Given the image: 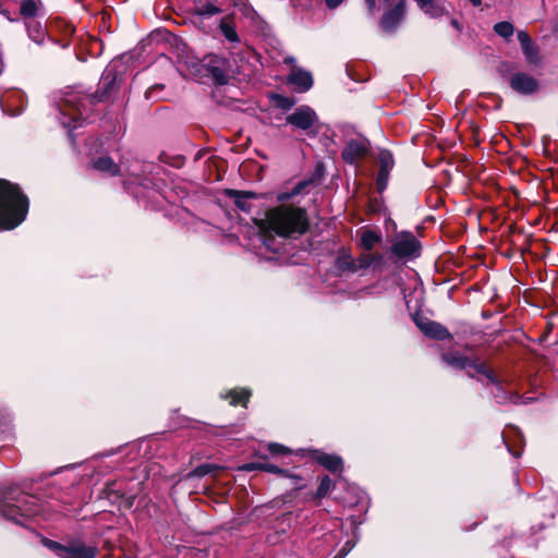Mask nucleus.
Segmentation results:
<instances>
[{
    "label": "nucleus",
    "mask_w": 558,
    "mask_h": 558,
    "mask_svg": "<svg viewBox=\"0 0 558 558\" xmlns=\"http://www.w3.org/2000/svg\"><path fill=\"white\" fill-rule=\"evenodd\" d=\"M255 225L265 236L277 235L295 239L310 228L307 213L294 205L280 204L265 211L263 218L255 219Z\"/></svg>",
    "instance_id": "f257e3e1"
},
{
    "label": "nucleus",
    "mask_w": 558,
    "mask_h": 558,
    "mask_svg": "<svg viewBox=\"0 0 558 558\" xmlns=\"http://www.w3.org/2000/svg\"><path fill=\"white\" fill-rule=\"evenodd\" d=\"M27 198L20 189L5 180H0V229H13L26 217Z\"/></svg>",
    "instance_id": "f03ea898"
},
{
    "label": "nucleus",
    "mask_w": 558,
    "mask_h": 558,
    "mask_svg": "<svg viewBox=\"0 0 558 558\" xmlns=\"http://www.w3.org/2000/svg\"><path fill=\"white\" fill-rule=\"evenodd\" d=\"M114 83V78L110 77L109 73L105 75L102 78V86L105 87V92L100 95L95 94L90 95L84 100H88L90 104H96L99 101L105 100L109 89L112 88ZM83 98H81L76 94H69L61 102L60 105V112H61V123L64 128L68 129H75L78 126V121L83 116Z\"/></svg>",
    "instance_id": "7ed1b4c3"
},
{
    "label": "nucleus",
    "mask_w": 558,
    "mask_h": 558,
    "mask_svg": "<svg viewBox=\"0 0 558 558\" xmlns=\"http://www.w3.org/2000/svg\"><path fill=\"white\" fill-rule=\"evenodd\" d=\"M391 242V252L399 258H412L420 254L421 244L411 232L403 231L397 233Z\"/></svg>",
    "instance_id": "20e7f679"
},
{
    "label": "nucleus",
    "mask_w": 558,
    "mask_h": 558,
    "mask_svg": "<svg viewBox=\"0 0 558 558\" xmlns=\"http://www.w3.org/2000/svg\"><path fill=\"white\" fill-rule=\"evenodd\" d=\"M442 361L456 369L472 368L475 373L485 375L492 383H497L493 372L487 369L484 364L474 363L470 359L457 352H448L442 354Z\"/></svg>",
    "instance_id": "39448f33"
},
{
    "label": "nucleus",
    "mask_w": 558,
    "mask_h": 558,
    "mask_svg": "<svg viewBox=\"0 0 558 558\" xmlns=\"http://www.w3.org/2000/svg\"><path fill=\"white\" fill-rule=\"evenodd\" d=\"M317 120L316 112L308 106H300L286 118L288 124L303 131L311 130Z\"/></svg>",
    "instance_id": "423d86ee"
},
{
    "label": "nucleus",
    "mask_w": 558,
    "mask_h": 558,
    "mask_svg": "<svg viewBox=\"0 0 558 558\" xmlns=\"http://www.w3.org/2000/svg\"><path fill=\"white\" fill-rule=\"evenodd\" d=\"M509 84L513 90L522 95L533 94L538 88L536 78L522 72L513 74Z\"/></svg>",
    "instance_id": "0eeeda50"
},
{
    "label": "nucleus",
    "mask_w": 558,
    "mask_h": 558,
    "mask_svg": "<svg viewBox=\"0 0 558 558\" xmlns=\"http://www.w3.org/2000/svg\"><path fill=\"white\" fill-rule=\"evenodd\" d=\"M414 322L420 330L428 337L439 340H445L450 337L449 331L442 325L436 322H432L427 318L418 316L414 317Z\"/></svg>",
    "instance_id": "6e6552de"
},
{
    "label": "nucleus",
    "mask_w": 558,
    "mask_h": 558,
    "mask_svg": "<svg viewBox=\"0 0 558 558\" xmlns=\"http://www.w3.org/2000/svg\"><path fill=\"white\" fill-rule=\"evenodd\" d=\"M96 553V547L87 546L81 542H75L65 546L61 554V558H94Z\"/></svg>",
    "instance_id": "1a4fd4ad"
},
{
    "label": "nucleus",
    "mask_w": 558,
    "mask_h": 558,
    "mask_svg": "<svg viewBox=\"0 0 558 558\" xmlns=\"http://www.w3.org/2000/svg\"><path fill=\"white\" fill-rule=\"evenodd\" d=\"M405 13V2L400 1L392 10L388 11L381 19L380 25L383 29L389 32L397 27L402 21Z\"/></svg>",
    "instance_id": "9d476101"
},
{
    "label": "nucleus",
    "mask_w": 558,
    "mask_h": 558,
    "mask_svg": "<svg viewBox=\"0 0 558 558\" xmlns=\"http://www.w3.org/2000/svg\"><path fill=\"white\" fill-rule=\"evenodd\" d=\"M367 151L366 144L361 141H351L347 144L342 151V158L349 163H354L364 157Z\"/></svg>",
    "instance_id": "9b49d317"
},
{
    "label": "nucleus",
    "mask_w": 558,
    "mask_h": 558,
    "mask_svg": "<svg viewBox=\"0 0 558 558\" xmlns=\"http://www.w3.org/2000/svg\"><path fill=\"white\" fill-rule=\"evenodd\" d=\"M1 511L5 518L19 524H23L24 519L32 514V510L29 508L10 502L4 504Z\"/></svg>",
    "instance_id": "f8f14e48"
},
{
    "label": "nucleus",
    "mask_w": 558,
    "mask_h": 558,
    "mask_svg": "<svg viewBox=\"0 0 558 558\" xmlns=\"http://www.w3.org/2000/svg\"><path fill=\"white\" fill-rule=\"evenodd\" d=\"M289 82L295 86L299 92H306L313 85V77L310 72L296 69L291 72Z\"/></svg>",
    "instance_id": "ddd939ff"
},
{
    "label": "nucleus",
    "mask_w": 558,
    "mask_h": 558,
    "mask_svg": "<svg viewBox=\"0 0 558 558\" xmlns=\"http://www.w3.org/2000/svg\"><path fill=\"white\" fill-rule=\"evenodd\" d=\"M518 40H519V43L521 45V48H522L523 53L526 57V59L529 61H535V59L537 57V49L533 45L529 34L526 32H524V31H520L518 33Z\"/></svg>",
    "instance_id": "4468645a"
},
{
    "label": "nucleus",
    "mask_w": 558,
    "mask_h": 558,
    "mask_svg": "<svg viewBox=\"0 0 558 558\" xmlns=\"http://www.w3.org/2000/svg\"><path fill=\"white\" fill-rule=\"evenodd\" d=\"M219 28L227 40L230 43H239L240 38L235 31L233 19L231 16H225L220 20Z\"/></svg>",
    "instance_id": "2eb2a0df"
},
{
    "label": "nucleus",
    "mask_w": 558,
    "mask_h": 558,
    "mask_svg": "<svg viewBox=\"0 0 558 558\" xmlns=\"http://www.w3.org/2000/svg\"><path fill=\"white\" fill-rule=\"evenodd\" d=\"M94 168L96 170L107 172L111 175H116L119 172V166L113 162L110 157H100L94 162Z\"/></svg>",
    "instance_id": "dca6fc26"
},
{
    "label": "nucleus",
    "mask_w": 558,
    "mask_h": 558,
    "mask_svg": "<svg viewBox=\"0 0 558 558\" xmlns=\"http://www.w3.org/2000/svg\"><path fill=\"white\" fill-rule=\"evenodd\" d=\"M381 262H383V255L379 253H375V254L362 253L357 257V268L359 269L368 268L373 265L381 264Z\"/></svg>",
    "instance_id": "f3484780"
},
{
    "label": "nucleus",
    "mask_w": 558,
    "mask_h": 558,
    "mask_svg": "<svg viewBox=\"0 0 558 558\" xmlns=\"http://www.w3.org/2000/svg\"><path fill=\"white\" fill-rule=\"evenodd\" d=\"M421 10L432 17L442 15L444 9L439 7L435 0H415Z\"/></svg>",
    "instance_id": "a211bd4d"
},
{
    "label": "nucleus",
    "mask_w": 558,
    "mask_h": 558,
    "mask_svg": "<svg viewBox=\"0 0 558 558\" xmlns=\"http://www.w3.org/2000/svg\"><path fill=\"white\" fill-rule=\"evenodd\" d=\"M381 241V235L373 230H365L361 235V245L364 250L371 251Z\"/></svg>",
    "instance_id": "6ab92c4d"
},
{
    "label": "nucleus",
    "mask_w": 558,
    "mask_h": 558,
    "mask_svg": "<svg viewBox=\"0 0 558 558\" xmlns=\"http://www.w3.org/2000/svg\"><path fill=\"white\" fill-rule=\"evenodd\" d=\"M20 13L24 17L35 16L38 12L40 0H19Z\"/></svg>",
    "instance_id": "aec40b11"
},
{
    "label": "nucleus",
    "mask_w": 558,
    "mask_h": 558,
    "mask_svg": "<svg viewBox=\"0 0 558 558\" xmlns=\"http://www.w3.org/2000/svg\"><path fill=\"white\" fill-rule=\"evenodd\" d=\"M230 195L234 197V203L238 208L241 210L247 211L250 210V206L247 205V199L255 196L252 192H239V191H231Z\"/></svg>",
    "instance_id": "412c9836"
},
{
    "label": "nucleus",
    "mask_w": 558,
    "mask_h": 558,
    "mask_svg": "<svg viewBox=\"0 0 558 558\" xmlns=\"http://www.w3.org/2000/svg\"><path fill=\"white\" fill-rule=\"evenodd\" d=\"M318 462L329 471L336 472L341 469L342 460L337 456L323 454L318 458Z\"/></svg>",
    "instance_id": "4be33fe9"
},
{
    "label": "nucleus",
    "mask_w": 558,
    "mask_h": 558,
    "mask_svg": "<svg viewBox=\"0 0 558 558\" xmlns=\"http://www.w3.org/2000/svg\"><path fill=\"white\" fill-rule=\"evenodd\" d=\"M250 396H251L250 391L245 390V389L231 390L229 392V397L231 398L230 403L232 405L242 404L245 407L250 399Z\"/></svg>",
    "instance_id": "5701e85b"
},
{
    "label": "nucleus",
    "mask_w": 558,
    "mask_h": 558,
    "mask_svg": "<svg viewBox=\"0 0 558 558\" xmlns=\"http://www.w3.org/2000/svg\"><path fill=\"white\" fill-rule=\"evenodd\" d=\"M337 268L340 271H357V258L354 260L350 256H342L337 259Z\"/></svg>",
    "instance_id": "b1692460"
},
{
    "label": "nucleus",
    "mask_w": 558,
    "mask_h": 558,
    "mask_svg": "<svg viewBox=\"0 0 558 558\" xmlns=\"http://www.w3.org/2000/svg\"><path fill=\"white\" fill-rule=\"evenodd\" d=\"M219 469L220 468L216 464L205 463V464H202V465H198L197 468H195L192 472L189 473L187 476L189 477H203V476H206Z\"/></svg>",
    "instance_id": "393cba45"
},
{
    "label": "nucleus",
    "mask_w": 558,
    "mask_h": 558,
    "mask_svg": "<svg viewBox=\"0 0 558 558\" xmlns=\"http://www.w3.org/2000/svg\"><path fill=\"white\" fill-rule=\"evenodd\" d=\"M379 160V170L388 171L393 168L395 161L392 155L388 150H381L378 156Z\"/></svg>",
    "instance_id": "a878e982"
},
{
    "label": "nucleus",
    "mask_w": 558,
    "mask_h": 558,
    "mask_svg": "<svg viewBox=\"0 0 558 558\" xmlns=\"http://www.w3.org/2000/svg\"><path fill=\"white\" fill-rule=\"evenodd\" d=\"M494 31L502 38H510L513 35L514 27L510 22H499L495 24Z\"/></svg>",
    "instance_id": "bb28decb"
},
{
    "label": "nucleus",
    "mask_w": 558,
    "mask_h": 558,
    "mask_svg": "<svg viewBox=\"0 0 558 558\" xmlns=\"http://www.w3.org/2000/svg\"><path fill=\"white\" fill-rule=\"evenodd\" d=\"M194 12L195 14L201 16H213L219 14L221 12V9L208 2L195 8Z\"/></svg>",
    "instance_id": "cd10ccee"
},
{
    "label": "nucleus",
    "mask_w": 558,
    "mask_h": 558,
    "mask_svg": "<svg viewBox=\"0 0 558 558\" xmlns=\"http://www.w3.org/2000/svg\"><path fill=\"white\" fill-rule=\"evenodd\" d=\"M306 184H307L306 182H300V183H298V184L292 189V191H291V192H289V193H287V192L279 193V194L277 195V199H278L279 202H286V201H288V199L292 198L293 196L299 195V194L302 192V190L306 186Z\"/></svg>",
    "instance_id": "c85d7f7f"
},
{
    "label": "nucleus",
    "mask_w": 558,
    "mask_h": 558,
    "mask_svg": "<svg viewBox=\"0 0 558 558\" xmlns=\"http://www.w3.org/2000/svg\"><path fill=\"white\" fill-rule=\"evenodd\" d=\"M331 487H332L331 478L329 476H324L320 480L319 485L317 487L316 497H318V498L325 497L330 492Z\"/></svg>",
    "instance_id": "c756f323"
},
{
    "label": "nucleus",
    "mask_w": 558,
    "mask_h": 558,
    "mask_svg": "<svg viewBox=\"0 0 558 558\" xmlns=\"http://www.w3.org/2000/svg\"><path fill=\"white\" fill-rule=\"evenodd\" d=\"M267 449L274 456L290 454L292 452L290 448L277 442H269Z\"/></svg>",
    "instance_id": "7c9ffc66"
},
{
    "label": "nucleus",
    "mask_w": 558,
    "mask_h": 558,
    "mask_svg": "<svg viewBox=\"0 0 558 558\" xmlns=\"http://www.w3.org/2000/svg\"><path fill=\"white\" fill-rule=\"evenodd\" d=\"M211 76L218 84H226L228 82V74L225 72L223 69L219 66H213L210 69Z\"/></svg>",
    "instance_id": "2f4dec72"
},
{
    "label": "nucleus",
    "mask_w": 558,
    "mask_h": 558,
    "mask_svg": "<svg viewBox=\"0 0 558 558\" xmlns=\"http://www.w3.org/2000/svg\"><path fill=\"white\" fill-rule=\"evenodd\" d=\"M389 173L388 171H381L379 170L378 172V175H377V189L379 192H381L383 190L386 189L387 186V183H388V179H389Z\"/></svg>",
    "instance_id": "473e14b6"
},
{
    "label": "nucleus",
    "mask_w": 558,
    "mask_h": 558,
    "mask_svg": "<svg viewBox=\"0 0 558 558\" xmlns=\"http://www.w3.org/2000/svg\"><path fill=\"white\" fill-rule=\"evenodd\" d=\"M263 471L265 472H269V473H275V474H280L282 476H290L289 473L282 469H280L279 466L275 465V464H270V463H264L263 465Z\"/></svg>",
    "instance_id": "72a5a7b5"
},
{
    "label": "nucleus",
    "mask_w": 558,
    "mask_h": 558,
    "mask_svg": "<svg viewBox=\"0 0 558 558\" xmlns=\"http://www.w3.org/2000/svg\"><path fill=\"white\" fill-rule=\"evenodd\" d=\"M277 106L283 110H289L293 107L294 101L291 98L277 96L276 97Z\"/></svg>",
    "instance_id": "f704fd0d"
},
{
    "label": "nucleus",
    "mask_w": 558,
    "mask_h": 558,
    "mask_svg": "<svg viewBox=\"0 0 558 558\" xmlns=\"http://www.w3.org/2000/svg\"><path fill=\"white\" fill-rule=\"evenodd\" d=\"M45 545L50 548L51 550L56 551L59 558H61V554L63 553L65 546L61 545L60 543H57L54 541H45Z\"/></svg>",
    "instance_id": "c9c22d12"
},
{
    "label": "nucleus",
    "mask_w": 558,
    "mask_h": 558,
    "mask_svg": "<svg viewBox=\"0 0 558 558\" xmlns=\"http://www.w3.org/2000/svg\"><path fill=\"white\" fill-rule=\"evenodd\" d=\"M264 463L262 462H251L242 465L240 470L243 471H255V470H262L263 471Z\"/></svg>",
    "instance_id": "e433bc0d"
},
{
    "label": "nucleus",
    "mask_w": 558,
    "mask_h": 558,
    "mask_svg": "<svg viewBox=\"0 0 558 558\" xmlns=\"http://www.w3.org/2000/svg\"><path fill=\"white\" fill-rule=\"evenodd\" d=\"M343 1L344 0H325L326 5L331 10L339 7Z\"/></svg>",
    "instance_id": "4c0bfd02"
},
{
    "label": "nucleus",
    "mask_w": 558,
    "mask_h": 558,
    "mask_svg": "<svg viewBox=\"0 0 558 558\" xmlns=\"http://www.w3.org/2000/svg\"><path fill=\"white\" fill-rule=\"evenodd\" d=\"M369 11H373L376 5V0H366Z\"/></svg>",
    "instance_id": "58836bf2"
},
{
    "label": "nucleus",
    "mask_w": 558,
    "mask_h": 558,
    "mask_svg": "<svg viewBox=\"0 0 558 558\" xmlns=\"http://www.w3.org/2000/svg\"><path fill=\"white\" fill-rule=\"evenodd\" d=\"M474 7H478L482 3V0H469Z\"/></svg>",
    "instance_id": "ea45409f"
},
{
    "label": "nucleus",
    "mask_w": 558,
    "mask_h": 558,
    "mask_svg": "<svg viewBox=\"0 0 558 558\" xmlns=\"http://www.w3.org/2000/svg\"><path fill=\"white\" fill-rule=\"evenodd\" d=\"M451 24L456 27V28H459V24L456 20H452L451 21Z\"/></svg>",
    "instance_id": "a19ab883"
},
{
    "label": "nucleus",
    "mask_w": 558,
    "mask_h": 558,
    "mask_svg": "<svg viewBox=\"0 0 558 558\" xmlns=\"http://www.w3.org/2000/svg\"><path fill=\"white\" fill-rule=\"evenodd\" d=\"M468 374H469V376H470V377H473V376H474V374H473V373H471V371H469V372H468Z\"/></svg>",
    "instance_id": "79ce46f5"
}]
</instances>
